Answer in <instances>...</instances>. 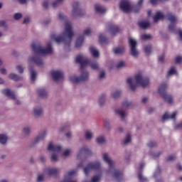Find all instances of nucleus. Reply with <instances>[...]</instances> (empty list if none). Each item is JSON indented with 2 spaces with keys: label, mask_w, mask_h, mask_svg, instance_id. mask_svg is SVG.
<instances>
[{
  "label": "nucleus",
  "mask_w": 182,
  "mask_h": 182,
  "mask_svg": "<svg viewBox=\"0 0 182 182\" xmlns=\"http://www.w3.org/2000/svg\"><path fill=\"white\" fill-rule=\"evenodd\" d=\"M75 63H79L80 65V70H82L81 75L80 77L71 76L70 77V80L73 83H79V82H86L89 79V73L87 71H83V69L90 65V67L93 70H97L99 69V63L97 61L92 62L90 60L87 59L86 57H83L82 55H78L75 59Z\"/></svg>",
  "instance_id": "obj_1"
},
{
  "label": "nucleus",
  "mask_w": 182,
  "mask_h": 182,
  "mask_svg": "<svg viewBox=\"0 0 182 182\" xmlns=\"http://www.w3.org/2000/svg\"><path fill=\"white\" fill-rule=\"evenodd\" d=\"M32 49L35 53V55L30 58V62L31 63H35L37 66H43V59L42 56L45 55H48L49 53H53V49L52 48V44L49 43L48 47L44 48L42 47L41 43H33Z\"/></svg>",
  "instance_id": "obj_2"
},
{
  "label": "nucleus",
  "mask_w": 182,
  "mask_h": 182,
  "mask_svg": "<svg viewBox=\"0 0 182 182\" xmlns=\"http://www.w3.org/2000/svg\"><path fill=\"white\" fill-rule=\"evenodd\" d=\"M64 35L65 36H67L68 38L63 36H56L55 34H52L50 38L55 41L57 43H63L64 45L70 46L72 42V38H73V35H75L72 31V23L70 22H67L65 23Z\"/></svg>",
  "instance_id": "obj_3"
},
{
  "label": "nucleus",
  "mask_w": 182,
  "mask_h": 182,
  "mask_svg": "<svg viewBox=\"0 0 182 182\" xmlns=\"http://www.w3.org/2000/svg\"><path fill=\"white\" fill-rule=\"evenodd\" d=\"M92 170H95L100 173L99 175L95 176L92 178V182H99L100 181V177H102V170L100 169V162H93L90 163L85 168L84 173L85 176H89V173L92 171Z\"/></svg>",
  "instance_id": "obj_4"
},
{
  "label": "nucleus",
  "mask_w": 182,
  "mask_h": 182,
  "mask_svg": "<svg viewBox=\"0 0 182 182\" xmlns=\"http://www.w3.org/2000/svg\"><path fill=\"white\" fill-rule=\"evenodd\" d=\"M103 159L105 163H107V164L109 165V167L113 174L114 178H116L117 181H122V180L123 179V172L113 168L114 162L112 161V159L109 157V155L105 153L103 154Z\"/></svg>",
  "instance_id": "obj_5"
},
{
  "label": "nucleus",
  "mask_w": 182,
  "mask_h": 182,
  "mask_svg": "<svg viewBox=\"0 0 182 182\" xmlns=\"http://www.w3.org/2000/svg\"><path fill=\"white\" fill-rule=\"evenodd\" d=\"M167 89V84L164 83L159 88V93L161 96H163V99L166 100L169 105L173 103V97L171 95L166 93V90Z\"/></svg>",
  "instance_id": "obj_6"
},
{
  "label": "nucleus",
  "mask_w": 182,
  "mask_h": 182,
  "mask_svg": "<svg viewBox=\"0 0 182 182\" xmlns=\"http://www.w3.org/2000/svg\"><path fill=\"white\" fill-rule=\"evenodd\" d=\"M135 80L137 85H140L141 87H149L150 85L149 77H143V75L140 73L135 76Z\"/></svg>",
  "instance_id": "obj_7"
},
{
  "label": "nucleus",
  "mask_w": 182,
  "mask_h": 182,
  "mask_svg": "<svg viewBox=\"0 0 182 182\" xmlns=\"http://www.w3.org/2000/svg\"><path fill=\"white\" fill-rule=\"evenodd\" d=\"M80 3L75 1L73 4V16L75 18L79 16H83L85 15V11L79 9Z\"/></svg>",
  "instance_id": "obj_8"
},
{
  "label": "nucleus",
  "mask_w": 182,
  "mask_h": 182,
  "mask_svg": "<svg viewBox=\"0 0 182 182\" xmlns=\"http://www.w3.org/2000/svg\"><path fill=\"white\" fill-rule=\"evenodd\" d=\"M166 18H168V21H170L171 23L168 26V29L171 32H176V22H177V18H176V16L173 15L171 13H168L166 15Z\"/></svg>",
  "instance_id": "obj_9"
},
{
  "label": "nucleus",
  "mask_w": 182,
  "mask_h": 182,
  "mask_svg": "<svg viewBox=\"0 0 182 182\" xmlns=\"http://www.w3.org/2000/svg\"><path fill=\"white\" fill-rule=\"evenodd\" d=\"M119 8L126 14H129V12H130V11L132 9L130 3L127 0H122L119 3Z\"/></svg>",
  "instance_id": "obj_10"
},
{
  "label": "nucleus",
  "mask_w": 182,
  "mask_h": 182,
  "mask_svg": "<svg viewBox=\"0 0 182 182\" xmlns=\"http://www.w3.org/2000/svg\"><path fill=\"white\" fill-rule=\"evenodd\" d=\"M129 45L131 49V53L132 56H137L139 55V51H137V42L133 38L129 39Z\"/></svg>",
  "instance_id": "obj_11"
},
{
  "label": "nucleus",
  "mask_w": 182,
  "mask_h": 182,
  "mask_svg": "<svg viewBox=\"0 0 182 182\" xmlns=\"http://www.w3.org/2000/svg\"><path fill=\"white\" fill-rule=\"evenodd\" d=\"M51 76L55 82L62 80L63 79V72L60 70H53L51 71Z\"/></svg>",
  "instance_id": "obj_12"
},
{
  "label": "nucleus",
  "mask_w": 182,
  "mask_h": 182,
  "mask_svg": "<svg viewBox=\"0 0 182 182\" xmlns=\"http://www.w3.org/2000/svg\"><path fill=\"white\" fill-rule=\"evenodd\" d=\"M108 31L112 36H114L116 33H119V32H120V28L114 24H109L108 26Z\"/></svg>",
  "instance_id": "obj_13"
},
{
  "label": "nucleus",
  "mask_w": 182,
  "mask_h": 182,
  "mask_svg": "<svg viewBox=\"0 0 182 182\" xmlns=\"http://www.w3.org/2000/svg\"><path fill=\"white\" fill-rule=\"evenodd\" d=\"M48 150L51 151H56L57 153H60V150H62V146L59 145H53L51 142L48 144Z\"/></svg>",
  "instance_id": "obj_14"
},
{
  "label": "nucleus",
  "mask_w": 182,
  "mask_h": 182,
  "mask_svg": "<svg viewBox=\"0 0 182 182\" xmlns=\"http://www.w3.org/2000/svg\"><path fill=\"white\" fill-rule=\"evenodd\" d=\"M177 116V112H173L171 115H168V113L166 112L162 116L163 120H168V119H172L173 120H176V117Z\"/></svg>",
  "instance_id": "obj_15"
},
{
  "label": "nucleus",
  "mask_w": 182,
  "mask_h": 182,
  "mask_svg": "<svg viewBox=\"0 0 182 182\" xmlns=\"http://www.w3.org/2000/svg\"><path fill=\"white\" fill-rule=\"evenodd\" d=\"M153 18L154 23H157L160 19H164V14L161 13V11H159Z\"/></svg>",
  "instance_id": "obj_16"
},
{
  "label": "nucleus",
  "mask_w": 182,
  "mask_h": 182,
  "mask_svg": "<svg viewBox=\"0 0 182 182\" xmlns=\"http://www.w3.org/2000/svg\"><path fill=\"white\" fill-rule=\"evenodd\" d=\"M8 135L6 134H0V144L2 146H6L8 143Z\"/></svg>",
  "instance_id": "obj_17"
},
{
  "label": "nucleus",
  "mask_w": 182,
  "mask_h": 182,
  "mask_svg": "<svg viewBox=\"0 0 182 182\" xmlns=\"http://www.w3.org/2000/svg\"><path fill=\"white\" fill-rule=\"evenodd\" d=\"M60 170L55 168H49L47 169L46 173H48V176H58L60 173Z\"/></svg>",
  "instance_id": "obj_18"
},
{
  "label": "nucleus",
  "mask_w": 182,
  "mask_h": 182,
  "mask_svg": "<svg viewBox=\"0 0 182 182\" xmlns=\"http://www.w3.org/2000/svg\"><path fill=\"white\" fill-rule=\"evenodd\" d=\"M80 154H86L87 156H90L92 154V151L90 149H87V147H82L77 155V159H79V156Z\"/></svg>",
  "instance_id": "obj_19"
},
{
  "label": "nucleus",
  "mask_w": 182,
  "mask_h": 182,
  "mask_svg": "<svg viewBox=\"0 0 182 182\" xmlns=\"http://www.w3.org/2000/svg\"><path fill=\"white\" fill-rule=\"evenodd\" d=\"M95 12L97 14H105V12H106V11H107L106 8H105L99 4L95 5Z\"/></svg>",
  "instance_id": "obj_20"
},
{
  "label": "nucleus",
  "mask_w": 182,
  "mask_h": 182,
  "mask_svg": "<svg viewBox=\"0 0 182 182\" xmlns=\"http://www.w3.org/2000/svg\"><path fill=\"white\" fill-rule=\"evenodd\" d=\"M127 82L128 85H129L130 89L131 90H132V92H134V90L137 89V84H133V78L132 77L128 78Z\"/></svg>",
  "instance_id": "obj_21"
},
{
  "label": "nucleus",
  "mask_w": 182,
  "mask_h": 182,
  "mask_svg": "<svg viewBox=\"0 0 182 182\" xmlns=\"http://www.w3.org/2000/svg\"><path fill=\"white\" fill-rule=\"evenodd\" d=\"M125 50L124 47H116L113 48V52L115 55H123Z\"/></svg>",
  "instance_id": "obj_22"
},
{
  "label": "nucleus",
  "mask_w": 182,
  "mask_h": 182,
  "mask_svg": "<svg viewBox=\"0 0 182 182\" xmlns=\"http://www.w3.org/2000/svg\"><path fill=\"white\" fill-rule=\"evenodd\" d=\"M85 41V36H80L77 38L75 42V48H80L83 45V41Z\"/></svg>",
  "instance_id": "obj_23"
},
{
  "label": "nucleus",
  "mask_w": 182,
  "mask_h": 182,
  "mask_svg": "<svg viewBox=\"0 0 182 182\" xmlns=\"http://www.w3.org/2000/svg\"><path fill=\"white\" fill-rule=\"evenodd\" d=\"M29 70L31 72V82H34L36 80V76H38V73L36 71H35V70H33V68H30Z\"/></svg>",
  "instance_id": "obj_24"
},
{
  "label": "nucleus",
  "mask_w": 182,
  "mask_h": 182,
  "mask_svg": "<svg viewBox=\"0 0 182 182\" xmlns=\"http://www.w3.org/2000/svg\"><path fill=\"white\" fill-rule=\"evenodd\" d=\"M40 97H48V92L44 88H40L37 90Z\"/></svg>",
  "instance_id": "obj_25"
},
{
  "label": "nucleus",
  "mask_w": 182,
  "mask_h": 182,
  "mask_svg": "<svg viewBox=\"0 0 182 182\" xmlns=\"http://www.w3.org/2000/svg\"><path fill=\"white\" fill-rule=\"evenodd\" d=\"M139 28L141 29H147V28H150V23L147 21H141L138 23Z\"/></svg>",
  "instance_id": "obj_26"
},
{
  "label": "nucleus",
  "mask_w": 182,
  "mask_h": 182,
  "mask_svg": "<svg viewBox=\"0 0 182 182\" xmlns=\"http://www.w3.org/2000/svg\"><path fill=\"white\" fill-rule=\"evenodd\" d=\"M90 52L92 53L93 58H99V51L93 46L90 48Z\"/></svg>",
  "instance_id": "obj_27"
},
{
  "label": "nucleus",
  "mask_w": 182,
  "mask_h": 182,
  "mask_svg": "<svg viewBox=\"0 0 182 182\" xmlns=\"http://www.w3.org/2000/svg\"><path fill=\"white\" fill-rule=\"evenodd\" d=\"M9 77L11 79V80H15L16 82L18 80H21V79H22V77H21V76H19L15 73H10L9 75Z\"/></svg>",
  "instance_id": "obj_28"
},
{
  "label": "nucleus",
  "mask_w": 182,
  "mask_h": 182,
  "mask_svg": "<svg viewBox=\"0 0 182 182\" xmlns=\"http://www.w3.org/2000/svg\"><path fill=\"white\" fill-rule=\"evenodd\" d=\"M46 134H47L46 131H44L42 134L37 136V138L34 141V144H36V143H38L39 141H41V140H43V139L46 137Z\"/></svg>",
  "instance_id": "obj_29"
},
{
  "label": "nucleus",
  "mask_w": 182,
  "mask_h": 182,
  "mask_svg": "<svg viewBox=\"0 0 182 182\" xmlns=\"http://www.w3.org/2000/svg\"><path fill=\"white\" fill-rule=\"evenodd\" d=\"M99 41L100 43H108L109 41L106 37H105V34L102 33L99 36Z\"/></svg>",
  "instance_id": "obj_30"
},
{
  "label": "nucleus",
  "mask_w": 182,
  "mask_h": 182,
  "mask_svg": "<svg viewBox=\"0 0 182 182\" xmlns=\"http://www.w3.org/2000/svg\"><path fill=\"white\" fill-rule=\"evenodd\" d=\"M33 113L35 116H42L43 110H42V108H35L33 109Z\"/></svg>",
  "instance_id": "obj_31"
},
{
  "label": "nucleus",
  "mask_w": 182,
  "mask_h": 182,
  "mask_svg": "<svg viewBox=\"0 0 182 182\" xmlns=\"http://www.w3.org/2000/svg\"><path fill=\"white\" fill-rule=\"evenodd\" d=\"M115 112L117 113V114H119V116H121L122 119L126 117V111L123 109H116Z\"/></svg>",
  "instance_id": "obj_32"
},
{
  "label": "nucleus",
  "mask_w": 182,
  "mask_h": 182,
  "mask_svg": "<svg viewBox=\"0 0 182 182\" xmlns=\"http://www.w3.org/2000/svg\"><path fill=\"white\" fill-rule=\"evenodd\" d=\"M152 50H153V48L151 47V45L146 46L144 47V52L146 55H150V53H151Z\"/></svg>",
  "instance_id": "obj_33"
},
{
  "label": "nucleus",
  "mask_w": 182,
  "mask_h": 182,
  "mask_svg": "<svg viewBox=\"0 0 182 182\" xmlns=\"http://www.w3.org/2000/svg\"><path fill=\"white\" fill-rule=\"evenodd\" d=\"M16 70L18 75H22V73H23V66L22 65H17L16 66Z\"/></svg>",
  "instance_id": "obj_34"
},
{
  "label": "nucleus",
  "mask_w": 182,
  "mask_h": 182,
  "mask_svg": "<svg viewBox=\"0 0 182 182\" xmlns=\"http://www.w3.org/2000/svg\"><path fill=\"white\" fill-rule=\"evenodd\" d=\"M105 99H106V95H102L100 97V99H99L100 106H103V105H105Z\"/></svg>",
  "instance_id": "obj_35"
},
{
  "label": "nucleus",
  "mask_w": 182,
  "mask_h": 182,
  "mask_svg": "<svg viewBox=\"0 0 182 182\" xmlns=\"http://www.w3.org/2000/svg\"><path fill=\"white\" fill-rule=\"evenodd\" d=\"M96 141L98 143V144H102L106 141V139L103 136H98Z\"/></svg>",
  "instance_id": "obj_36"
},
{
  "label": "nucleus",
  "mask_w": 182,
  "mask_h": 182,
  "mask_svg": "<svg viewBox=\"0 0 182 182\" xmlns=\"http://www.w3.org/2000/svg\"><path fill=\"white\" fill-rule=\"evenodd\" d=\"M141 39L142 41H149V39H151V36L149 34H143L141 36Z\"/></svg>",
  "instance_id": "obj_37"
},
{
  "label": "nucleus",
  "mask_w": 182,
  "mask_h": 182,
  "mask_svg": "<svg viewBox=\"0 0 182 182\" xmlns=\"http://www.w3.org/2000/svg\"><path fill=\"white\" fill-rule=\"evenodd\" d=\"M143 1L144 0H139L137 3V4L136 5L135 8L137 9V10H134V12H139V10L140 9V8H141V5H143Z\"/></svg>",
  "instance_id": "obj_38"
},
{
  "label": "nucleus",
  "mask_w": 182,
  "mask_h": 182,
  "mask_svg": "<svg viewBox=\"0 0 182 182\" xmlns=\"http://www.w3.org/2000/svg\"><path fill=\"white\" fill-rule=\"evenodd\" d=\"M62 4H63V0H56L53 4V8H57V6H59V5H62Z\"/></svg>",
  "instance_id": "obj_39"
},
{
  "label": "nucleus",
  "mask_w": 182,
  "mask_h": 182,
  "mask_svg": "<svg viewBox=\"0 0 182 182\" xmlns=\"http://www.w3.org/2000/svg\"><path fill=\"white\" fill-rule=\"evenodd\" d=\"M130 141H132V135H130V134H127L124 141V144H127L128 143H130Z\"/></svg>",
  "instance_id": "obj_40"
},
{
  "label": "nucleus",
  "mask_w": 182,
  "mask_h": 182,
  "mask_svg": "<svg viewBox=\"0 0 182 182\" xmlns=\"http://www.w3.org/2000/svg\"><path fill=\"white\" fill-rule=\"evenodd\" d=\"M22 14L16 13L14 15V19H15V21H19V19H22Z\"/></svg>",
  "instance_id": "obj_41"
},
{
  "label": "nucleus",
  "mask_w": 182,
  "mask_h": 182,
  "mask_svg": "<svg viewBox=\"0 0 182 182\" xmlns=\"http://www.w3.org/2000/svg\"><path fill=\"white\" fill-rule=\"evenodd\" d=\"M4 93H5V95H6L7 96H11L12 99H16V97H15V95H14V94H12V92H11V90H4Z\"/></svg>",
  "instance_id": "obj_42"
},
{
  "label": "nucleus",
  "mask_w": 182,
  "mask_h": 182,
  "mask_svg": "<svg viewBox=\"0 0 182 182\" xmlns=\"http://www.w3.org/2000/svg\"><path fill=\"white\" fill-rule=\"evenodd\" d=\"M92 137H93V134L90 131H86L85 139H87V140H89V139H92Z\"/></svg>",
  "instance_id": "obj_43"
},
{
  "label": "nucleus",
  "mask_w": 182,
  "mask_h": 182,
  "mask_svg": "<svg viewBox=\"0 0 182 182\" xmlns=\"http://www.w3.org/2000/svg\"><path fill=\"white\" fill-rule=\"evenodd\" d=\"M126 66V63L124 61H120L119 63H117L116 65L117 69H120L122 68H124Z\"/></svg>",
  "instance_id": "obj_44"
},
{
  "label": "nucleus",
  "mask_w": 182,
  "mask_h": 182,
  "mask_svg": "<svg viewBox=\"0 0 182 182\" xmlns=\"http://www.w3.org/2000/svg\"><path fill=\"white\" fill-rule=\"evenodd\" d=\"M29 133H31V128H29L28 127H24V129H23L24 136H29Z\"/></svg>",
  "instance_id": "obj_45"
},
{
  "label": "nucleus",
  "mask_w": 182,
  "mask_h": 182,
  "mask_svg": "<svg viewBox=\"0 0 182 182\" xmlns=\"http://www.w3.org/2000/svg\"><path fill=\"white\" fill-rule=\"evenodd\" d=\"M120 95H122V92L121 91H116L115 92H114L112 94V97L114 99H117V97H119L120 96Z\"/></svg>",
  "instance_id": "obj_46"
},
{
  "label": "nucleus",
  "mask_w": 182,
  "mask_h": 182,
  "mask_svg": "<svg viewBox=\"0 0 182 182\" xmlns=\"http://www.w3.org/2000/svg\"><path fill=\"white\" fill-rule=\"evenodd\" d=\"M164 1H168V0H150V3L151 5H156L159 4V2H164Z\"/></svg>",
  "instance_id": "obj_47"
},
{
  "label": "nucleus",
  "mask_w": 182,
  "mask_h": 182,
  "mask_svg": "<svg viewBox=\"0 0 182 182\" xmlns=\"http://www.w3.org/2000/svg\"><path fill=\"white\" fill-rule=\"evenodd\" d=\"M92 34V30L90 28H87L84 31V35H86L87 36H90Z\"/></svg>",
  "instance_id": "obj_48"
},
{
  "label": "nucleus",
  "mask_w": 182,
  "mask_h": 182,
  "mask_svg": "<svg viewBox=\"0 0 182 182\" xmlns=\"http://www.w3.org/2000/svg\"><path fill=\"white\" fill-rule=\"evenodd\" d=\"M156 146H157V144L154 141H149L148 143V147L150 149H152V147H156Z\"/></svg>",
  "instance_id": "obj_49"
},
{
  "label": "nucleus",
  "mask_w": 182,
  "mask_h": 182,
  "mask_svg": "<svg viewBox=\"0 0 182 182\" xmlns=\"http://www.w3.org/2000/svg\"><path fill=\"white\" fill-rule=\"evenodd\" d=\"M75 174H76V170H72L67 173L68 177H72V176H75Z\"/></svg>",
  "instance_id": "obj_50"
},
{
  "label": "nucleus",
  "mask_w": 182,
  "mask_h": 182,
  "mask_svg": "<svg viewBox=\"0 0 182 182\" xmlns=\"http://www.w3.org/2000/svg\"><path fill=\"white\" fill-rule=\"evenodd\" d=\"M176 74V69L174 68H171L168 72V75L170 76L171 75Z\"/></svg>",
  "instance_id": "obj_51"
},
{
  "label": "nucleus",
  "mask_w": 182,
  "mask_h": 182,
  "mask_svg": "<svg viewBox=\"0 0 182 182\" xmlns=\"http://www.w3.org/2000/svg\"><path fill=\"white\" fill-rule=\"evenodd\" d=\"M139 180L141 182L147 181V179L146 178H144L141 173L139 174Z\"/></svg>",
  "instance_id": "obj_52"
},
{
  "label": "nucleus",
  "mask_w": 182,
  "mask_h": 182,
  "mask_svg": "<svg viewBox=\"0 0 182 182\" xmlns=\"http://www.w3.org/2000/svg\"><path fill=\"white\" fill-rule=\"evenodd\" d=\"M167 161H174L176 160V156L171 155L166 159Z\"/></svg>",
  "instance_id": "obj_53"
},
{
  "label": "nucleus",
  "mask_w": 182,
  "mask_h": 182,
  "mask_svg": "<svg viewBox=\"0 0 182 182\" xmlns=\"http://www.w3.org/2000/svg\"><path fill=\"white\" fill-rule=\"evenodd\" d=\"M0 73H1V75H7L8 74V70H6V68H0Z\"/></svg>",
  "instance_id": "obj_54"
},
{
  "label": "nucleus",
  "mask_w": 182,
  "mask_h": 182,
  "mask_svg": "<svg viewBox=\"0 0 182 182\" xmlns=\"http://www.w3.org/2000/svg\"><path fill=\"white\" fill-rule=\"evenodd\" d=\"M175 62H176V63H181V62H182V56H177L175 58Z\"/></svg>",
  "instance_id": "obj_55"
},
{
  "label": "nucleus",
  "mask_w": 182,
  "mask_h": 182,
  "mask_svg": "<svg viewBox=\"0 0 182 182\" xmlns=\"http://www.w3.org/2000/svg\"><path fill=\"white\" fill-rule=\"evenodd\" d=\"M130 105H132V103L127 102V100L124 101L123 103H122L123 107H129L130 106Z\"/></svg>",
  "instance_id": "obj_56"
},
{
  "label": "nucleus",
  "mask_w": 182,
  "mask_h": 182,
  "mask_svg": "<svg viewBox=\"0 0 182 182\" xmlns=\"http://www.w3.org/2000/svg\"><path fill=\"white\" fill-rule=\"evenodd\" d=\"M58 18L60 21H65V19H66V17L65 16V15H63V14L60 13L58 14Z\"/></svg>",
  "instance_id": "obj_57"
},
{
  "label": "nucleus",
  "mask_w": 182,
  "mask_h": 182,
  "mask_svg": "<svg viewBox=\"0 0 182 182\" xmlns=\"http://www.w3.org/2000/svg\"><path fill=\"white\" fill-rule=\"evenodd\" d=\"M158 60L160 63H164V54H162L161 56H159Z\"/></svg>",
  "instance_id": "obj_58"
},
{
  "label": "nucleus",
  "mask_w": 182,
  "mask_h": 182,
  "mask_svg": "<svg viewBox=\"0 0 182 182\" xmlns=\"http://www.w3.org/2000/svg\"><path fill=\"white\" fill-rule=\"evenodd\" d=\"M48 5H49V1L48 0H46L43 1V8H45L46 9H48Z\"/></svg>",
  "instance_id": "obj_59"
},
{
  "label": "nucleus",
  "mask_w": 182,
  "mask_h": 182,
  "mask_svg": "<svg viewBox=\"0 0 182 182\" xmlns=\"http://www.w3.org/2000/svg\"><path fill=\"white\" fill-rule=\"evenodd\" d=\"M31 22V17L26 16L24 18L23 23H29Z\"/></svg>",
  "instance_id": "obj_60"
},
{
  "label": "nucleus",
  "mask_w": 182,
  "mask_h": 182,
  "mask_svg": "<svg viewBox=\"0 0 182 182\" xmlns=\"http://www.w3.org/2000/svg\"><path fill=\"white\" fill-rule=\"evenodd\" d=\"M51 160L53 161H56L58 160V155H56L55 154H53L51 156Z\"/></svg>",
  "instance_id": "obj_61"
},
{
  "label": "nucleus",
  "mask_w": 182,
  "mask_h": 182,
  "mask_svg": "<svg viewBox=\"0 0 182 182\" xmlns=\"http://www.w3.org/2000/svg\"><path fill=\"white\" fill-rule=\"evenodd\" d=\"M70 154V149H67L63 153V156L65 157H68V156H69Z\"/></svg>",
  "instance_id": "obj_62"
},
{
  "label": "nucleus",
  "mask_w": 182,
  "mask_h": 182,
  "mask_svg": "<svg viewBox=\"0 0 182 182\" xmlns=\"http://www.w3.org/2000/svg\"><path fill=\"white\" fill-rule=\"evenodd\" d=\"M37 181H38V182L43 181V175H39L38 177Z\"/></svg>",
  "instance_id": "obj_63"
},
{
  "label": "nucleus",
  "mask_w": 182,
  "mask_h": 182,
  "mask_svg": "<svg viewBox=\"0 0 182 182\" xmlns=\"http://www.w3.org/2000/svg\"><path fill=\"white\" fill-rule=\"evenodd\" d=\"M99 77L103 79L105 77V71L100 73Z\"/></svg>",
  "instance_id": "obj_64"
}]
</instances>
